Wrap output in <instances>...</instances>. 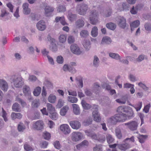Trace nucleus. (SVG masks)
I'll return each mask as SVG.
<instances>
[{"label":"nucleus","instance_id":"1","mask_svg":"<svg viewBox=\"0 0 151 151\" xmlns=\"http://www.w3.org/2000/svg\"><path fill=\"white\" fill-rule=\"evenodd\" d=\"M13 83L14 86L16 88H20L22 87L23 85V81L22 78L20 77H18L17 76H13L11 78Z\"/></svg>","mask_w":151,"mask_h":151},{"label":"nucleus","instance_id":"2","mask_svg":"<svg viewBox=\"0 0 151 151\" xmlns=\"http://www.w3.org/2000/svg\"><path fill=\"white\" fill-rule=\"evenodd\" d=\"M125 126L130 130L134 131L137 129L138 124L137 122L132 121L124 124Z\"/></svg>","mask_w":151,"mask_h":151},{"label":"nucleus","instance_id":"3","mask_svg":"<svg viewBox=\"0 0 151 151\" xmlns=\"http://www.w3.org/2000/svg\"><path fill=\"white\" fill-rule=\"evenodd\" d=\"M117 21V24L120 28L124 29L127 27L126 19L124 17L121 16L118 17Z\"/></svg>","mask_w":151,"mask_h":151},{"label":"nucleus","instance_id":"4","mask_svg":"<svg viewBox=\"0 0 151 151\" xmlns=\"http://www.w3.org/2000/svg\"><path fill=\"white\" fill-rule=\"evenodd\" d=\"M93 108V110L92 113V115L94 118V120L95 121L99 122L101 120V118L98 112L97 106L95 105H94Z\"/></svg>","mask_w":151,"mask_h":151},{"label":"nucleus","instance_id":"5","mask_svg":"<svg viewBox=\"0 0 151 151\" xmlns=\"http://www.w3.org/2000/svg\"><path fill=\"white\" fill-rule=\"evenodd\" d=\"M44 125V124L42 121L39 120L33 124V127L35 129L41 130L43 129Z\"/></svg>","mask_w":151,"mask_h":151},{"label":"nucleus","instance_id":"6","mask_svg":"<svg viewBox=\"0 0 151 151\" xmlns=\"http://www.w3.org/2000/svg\"><path fill=\"white\" fill-rule=\"evenodd\" d=\"M70 48L72 52L76 55H79L82 52V51L80 47L76 44L71 45L70 47Z\"/></svg>","mask_w":151,"mask_h":151},{"label":"nucleus","instance_id":"7","mask_svg":"<svg viewBox=\"0 0 151 151\" xmlns=\"http://www.w3.org/2000/svg\"><path fill=\"white\" fill-rule=\"evenodd\" d=\"M44 7V14L45 16L47 17L50 16L54 11L53 7L48 5H45Z\"/></svg>","mask_w":151,"mask_h":151},{"label":"nucleus","instance_id":"8","mask_svg":"<svg viewBox=\"0 0 151 151\" xmlns=\"http://www.w3.org/2000/svg\"><path fill=\"white\" fill-rule=\"evenodd\" d=\"M82 136L81 132H74L71 134V139L73 141L77 142L80 140Z\"/></svg>","mask_w":151,"mask_h":151},{"label":"nucleus","instance_id":"9","mask_svg":"<svg viewBox=\"0 0 151 151\" xmlns=\"http://www.w3.org/2000/svg\"><path fill=\"white\" fill-rule=\"evenodd\" d=\"M8 87V84L6 81L3 79H0V88L2 91L6 92Z\"/></svg>","mask_w":151,"mask_h":151},{"label":"nucleus","instance_id":"10","mask_svg":"<svg viewBox=\"0 0 151 151\" xmlns=\"http://www.w3.org/2000/svg\"><path fill=\"white\" fill-rule=\"evenodd\" d=\"M60 130L65 134H69L70 132V128L67 124L61 125L60 127Z\"/></svg>","mask_w":151,"mask_h":151},{"label":"nucleus","instance_id":"11","mask_svg":"<svg viewBox=\"0 0 151 151\" xmlns=\"http://www.w3.org/2000/svg\"><path fill=\"white\" fill-rule=\"evenodd\" d=\"M36 27L37 29L41 31H44L46 28L45 22L43 20H41L38 22L37 24Z\"/></svg>","mask_w":151,"mask_h":151},{"label":"nucleus","instance_id":"12","mask_svg":"<svg viewBox=\"0 0 151 151\" xmlns=\"http://www.w3.org/2000/svg\"><path fill=\"white\" fill-rule=\"evenodd\" d=\"M125 113L126 117L130 119L134 116V113L132 109L130 107L127 106Z\"/></svg>","mask_w":151,"mask_h":151},{"label":"nucleus","instance_id":"13","mask_svg":"<svg viewBox=\"0 0 151 151\" xmlns=\"http://www.w3.org/2000/svg\"><path fill=\"white\" fill-rule=\"evenodd\" d=\"M117 122H124L127 119L126 114H118L115 115Z\"/></svg>","mask_w":151,"mask_h":151},{"label":"nucleus","instance_id":"14","mask_svg":"<svg viewBox=\"0 0 151 151\" xmlns=\"http://www.w3.org/2000/svg\"><path fill=\"white\" fill-rule=\"evenodd\" d=\"M69 124L73 129H79L81 126V123L77 121H70Z\"/></svg>","mask_w":151,"mask_h":151},{"label":"nucleus","instance_id":"15","mask_svg":"<svg viewBox=\"0 0 151 151\" xmlns=\"http://www.w3.org/2000/svg\"><path fill=\"white\" fill-rule=\"evenodd\" d=\"M88 8V7L86 4H82L81 5L80 9L78 11L79 14L81 15H84L86 14Z\"/></svg>","mask_w":151,"mask_h":151},{"label":"nucleus","instance_id":"16","mask_svg":"<svg viewBox=\"0 0 151 151\" xmlns=\"http://www.w3.org/2000/svg\"><path fill=\"white\" fill-rule=\"evenodd\" d=\"M29 5L27 3H24L22 5L23 13L25 14H28L30 12V9L28 7Z\"/></svg>","mask_w":151,"mask_h":151},{"label":"nucleus","instance_id":"17","mask_svg":"<svg viewBox=\"0 0 151 151\" xmlns=\"http://www.w3.org/2000/svg\"><path fill=\"white\" fill-rule=\"evenodd\" d=\"M72 106L73 113L76 115L79 114L80 113V109L79 106L76 104H73Z\"/></svg>","mask_w":151,"mask_h":151},{"label":"nucleus","instance_id":"18","mask_svg":"<svg viewBox=\"0 0 151 151\" xmlns=\"http://www.w3.org/2000/svg\"><path fill=\"white\" fill-rule=\"evenodd\" d=\"M111 42V39L108 37H103L101 40V44L102 45H109Z\"/></svg>","mask_w":151,"mask_h":151},{"label":"nucleus","instance_id":"19","mask_svg":"<svg viewBox=\"0 0 151 151\" xmlns=\"http://www.w3.org/2000/svg\"><path fill=\"white\" fill-rule=\"evenodd\" d=\"M23 91L25 96L30 97L31 92L30 88L27 85L24 86L23 87Z\"/></svg>","mask_w":151,"mask_h":151},{"label":"nucleus","instance_id":"20","mask_svg":"<svg viewBox=\"0 0 151 151\" xmlns=\"http://www.w3.org/2000/svg\"><path fill=\"white\" fill-rule=\"evenodd\" d=\"M63 69L65 71H68L70 72L73 73H74L76 72V70L74 68L70 66H68L66 64H65L64 65Z\"/></svg>","mask_w":151,"mask_h":151},{"label":"nucleus","instance_id":"21","mask_svg":"<svg viewBox=\"0 0 151 151\" xmlns=\"http://www.w3.org/2000/svg\"><path fill=\"white\" fill-rule=\"evenodd\" d=\"M84 25V22L82 19H78L75 22V25L77 28H80L83 27Z\"/></svg>","mask_w":151,"mask_h":151},{"label":"nucleus","instance_id":"22","mask_svg":"<svg viewBox=\"0 0 151 151\" xmlns=\"http://www.w3.org/2000/svg\"><path fill=\"white\" fill-rule=\"evenodd\" d=\"M100 60L96 55H94L93 58V66L95 68L98 67L99 64Z\"/></svg>","mask_w":151,"mask_h":151},{"label":"nucleus","instance_id":"23","mask_svg":"<svg viewBox=\"0 0 151 151\" xmlns=\"http://www.w3.org/2000/svg\"><path fill=\"white\" fill-rule=\"evenodd\" d=\"M139 21L138 20L135 21L131 23L130 25L132 31L134 30V28L137 27L139 26Z\"/></svg>","mask_w":151,"mask_h":151},{"label":"nucleus","instance_id":"24","mask_svg":"<svg viewBox=\"0 0 151 151\" xmlns=\"http://www.w3.org/2000/svg\"><path fill=\"white\" fill-rule=\"evenodd\" d=\"M12 110L15 112H19L21 111V107L20 105L17 103H14L12 106Z\"/></svg>","mask_w":151,"mask_h":151},{"label":"nucleus","instance_id":"25","mask_svg":"<svg viewBox=\"0 0 151 151\" xmlns=\"http://www.w3.org/2000/svg\"><path fill=\"white\" fill-rule=\"evenodd\" d=\"M106 26L107 28L112 30H114L116 27V24L112 22H109L107 23Z\"/></svg>","mask_w":151,"mask_h":151},{"label":"nucleus","instance_id":"26","mask_svg":"<svg viewBox=\"0 0 151 151\" xmlns=\"http://www.w3.org/2000/svg\"><path fill=\"white\" fill-rule=\"evenodd\" d=\"M118 145L119 148L122 150L125 151L129 147V145L127 143Z\"/></svg>","mask_w":151,"mask_h":151},{"label":"nucleus","instance_id":"27","mask_svg":"<svg viewBox=\"0 0 151 151\" xmlns=\"http://www.w3.org/2000/svg\"><path fill=\"white\" fill-rule=\"evenodd\" d=\"M86 135L88 136L91 137L93 139L97 140L98 135H97L96 133L88 132V131H86Z\"/></svg>","mask_w":151,"mask_h":151},{"label":"nucleus","instance_id":"28","mask_svg":"<svg viewBox=\"0 0 151 151\" xmlns=\"http://www.w3.org/2000/svg\"><path fill=\"white\" fill-rule=\"evenodd\" d=\"M116 136L119 139H121L122 135L121 129L119 127H116L115 130Z\"/></svg>","mask_w":151,"mask_h":151},{"label":"nucleus","instance_id":"29","mask_svg":"<svg viewBox=\"0 0 151 151\" xmlns=\"http://www.w3.org/2000/svg\"><path fill=\"white\" fill-rule=\"evenodd\" d=\"M81 104L83 108L85 109L88 110L91 108V105L87 103L86 101L84 100H82Z\"/></svg>","mask_w":151,"mask_h":151},{"label":"nucleus","instance_id":"30","mask_svg":"<svg viewBox=\"0 0 151 151\" xmlns=\"http://www.w3.org/2000/svg\"><path fill=\"white\" fill-rule=\"evenodd\" d=\"M83 45L84 48L86 50H88L90 48V43L89 40H84L82 43Z\"/></svg>","mask_w":151,"mask_h":151},{"label":"nucleus","instance_id":"31","mask_svg":"<svg viewBox=\"0 0 151 151\" xmlns=\"http://www.w3.org/2000/svg\"><path fill=\"white\" fill-rule=\"evenodd\" d=\"M91 34L93 37H96L98 35V29L96 26L93 27L92 29Z\"/></svg>","mask_w":151,"mask_h":151},{"label":"nucleus","instance_id":"32","mask_svg":"<svg viewBox=\"0 0 151 151\" xmlns=\"http://www.w3.org/2000/svg\"><path fill=\"white\" fill-rule=\"evenodd\" d=\"M107 122L109 124H115L117 122L115 115L109 118Z\"/></svg>","mask_w":151,"mask_h":151},{"label":"nucleus","instance_id":"33","mask_svg":"<svg viewBox=\"0 0 151 151\" xmlns=\"http://www.w3.org/2000/svg\"><path fill=\"white\" fill-rule=\"evenodd\" d=\"M88 141L85 140L82 142L81 143L76 145V148L77 149H79L82 147L88 146Z\"/></svg>","mask_w":151,"mask_h":151},{"label":"nucleus","instance_id":"34","mask_svg":"<svg viewBox=\"0 0 151 151\" xmlns=\"http://www.w3.org/2000/svg\"><path fill=\"white\" fill-rule=\"evenodd\" d=\"M129 6H130L128 4L123 2L122 4V7L119 8V10L120 11L128 10Z\"/></svg>","mask_w":151,"mask_h":151},{"label":"nucleus","instance_id":"35","mask_svg":"<svg viewBox=\"0 0 151 151\" xmlns=\"http://www.w3.org/2000/svg\"><path fill=\"white\" fill-rule=\"evenodd\" d=\"M69 106H64L60 110V114L62 116L65 115L67 111L69 109Z\"/></svg>","mask_w":151,"mask_h":151},{"label":"nucleus","instance_id":"36","mask_svg":"<svg viewBox=\"0 0 151 151\" xmlns=\"http://www.w3.org/2000/svg\"><path fill=\"white\" fill-rule=\"evenodd\" d=\"M18 130L19 132H23L26 129V127L22 122L19 123L17 127Z\"/></svg>","mask_w":151,"mask_h":151},{"label":"nucleus","instance_id":"37","mask_svg":"<svg viewBox=\"0 0 151 151\" xmlns=\"http://www.w3.org/2000/svg\"><path fill=\"white\" fill-rule=\"evenodd\" d=\"M56 99V98L55 96L52 94H50L48 98V101L52 103H54L55 102Z\"/></svg>","mask_w":151,"mask_h":151},{"label":"nucleus","instance_id":"38","mask_svg":"<svg viewBox=\"0 0 151 151\" xmlns=\"http://www.w3.org/2000/svg\"><path fill=\"white\" fill-rule=\"evenodd\" d=\"M97 140L101 142H104L106 140V137L103 134H98Z\"/></svg>","mask_w":151,"mask_h":151},{"label":"nucleus","instance_id":"39","mask_svg":"<svg viewBox=\"0 0 151 151\" xmlns=\"http://www.w3.org/2000/svg\"><path fill=\"white\" fill-rule=\"evenodd\" d=\"M39 105V100L38 99L34 100L32 103V106L34 108H37Z\"/></svg>","mask_w":151,"mask_h":151},{"label":"nucleus","instance_id":"40","mask_svg":"<svg viewBox=\"0 0 151 151\" xmlns=\"http://www.w3.org/2000/svg\"><path fill=\"white\" fill-rule=\"evenodd\" d=\"M68 17L70 21H73L76 19V15L75 14H73L71 12L69 11Z\"/></svg>","mask_w":151,"mask_h":151},{"label":"nucleus","instance_id":"41","mask_svg":"<svg viewBox=\"0 0 151 151\" xmlns=\"http://www.w3.org/2000/svg\"><path fill=\"white\" fill-rule=\"evenodd\" d=\"M88 31L86 30H82L80 32V35L82 37L86 38L89 35Z\"/></svg>","mask_w":151,"mask_h":151},{"label":"nucleus","instance_id":"42","mask_svg":"<svg viewBox=\"0 0 151 151\" xmlns=\"http://www.w3.org/2000/svg\"><path fill=\"white\" fill-rule=\"evenodd\" d=\"M147 57L144 54H141L139 55L136 59V61L139 62H141L145 59H147Z\"/></svg>","mask_w":151,"mask_h":151},{"label":"nucleus","instance_id":"43","mask_svg":"<svg viewBox=\"0 0 151 151\" xmlns=\"http://www.w3.org/2000/svg\"><path fill=\"white\" fill-rule=\"evenodd\" d=\"M47 110L49 111L50 114L53 112L55 111V108L53 107L52 104L48 103L47 104Z\"/></svg>","mask_w":151,"mask_h":151},{"label":"nucleus","instance_id":"44","mask_svg":"<svg viewBox=\"0 0 151 151\" xmlns=\"http://www.w3.org/2000/svg\"><path fill=\"white\" fill-rule=\"evenodd\" d=\"M127 107V106H119L117 108V111L119 113V114H122L124 113V112L125 113Z\"/></svg>","mask_w":151,"mask_h":151},{"label":"nucleus","instance_id":"45","mask_svg":"<svg viewBox=\"0 0 151 151\" xmlns=\"http://www.w3.org/2000/svg\"><path fill=\"white\" fill-rule=\"evenodd\" d=\"M148 137V135H140L138 137L139 141L141 143H143L145 142V139L147 138Z\"/></svg>","mask_w":151,"mask_h":151},{"label":"nucleus","instance_id":"46","mask_svg":"<svg viewBox=\"0 0 151 151\" xmlns=\"http://www.w3.org/2000/svg\"><path fill=\"white\" fill-rule=\"evenodd\" d=\"M109 55L112 58L116 60H118L120 59V56L117 53L110 52L109 53Z\"/></svg>","mask_w":151,"mask_h":151},{"label":"nucleus","instance_id":"47","mask_svg":"<svg viewBox=\"0 0 151 151\" xmlns=\"http://www.w3.org/2000/svg\"><path fill=\"white\" fill-rule=\"evenodd\" d=\"M41 88L39 87H37L33 91V94L35 96H38L40 94L41 91Z\"/></svg>","mask_w":151,"mask_h":151},{"label":"nucleus","instance_id":"48","mask_svg":"<svg viewBox=\"0 0 151 151\" xmlns=\"http://www.w3.org/2000/svg\"><path fill=\"white\" fill-rule=\"evenodd\" d=\"M127 99V98L126 96H124L121 99H117L116 101L119 103L122 104H124L126 102V100Z\"/></svg>","mask_w":151,"mask_h":151},{"label":"nucleus","instance_id":"49","mask_svg":"<svg viewBox=\"0 0 151 151\" xmlns=\"http://www.w3.org/2000/svg\"><path fill=\"white\" fill-rule=\"evenodd\" d=\"M68 101L71 103H75L77 102V98L75 97L69 96L68 97Z\"/></svg>","mask_w":151,"mask_h":151},{"label":"nucleus","instance_id":"50","mask_svg":"<svg viewBox=\"0 0 151 151\" xmlns=\"http://www.w3.org/2000/svg\"><path fill=\"white\" fill-rule=\"evenodd\" d=\"M92 119L91 118H88L85 120L83 122V124L85 126H88L92 123Z\"/></svg>","mask_w":151,"mask_h":151},{"label":"nucleus","instance_id":"51","mask_svg":"<svg viewBox=\"0 0 151 151\" xmlns=\"http://www.w3.org/2000/svg\"><path fill=\"white\" fill-rule=\"evenodd\" d=\"M50 49L53 52H55L57 50V47L54 42L51 43Z\"/></svg>","mask_w":151,"mask_h":151},{"label":"nucleus","instance_id":"52","mask_svg":"<svg viewBox=\"0 0 151 151\" xmlns=\"http://www.w3.org/2000/svg\"><path fill=\"white\" fill-rule=\"evenodd\" d=\"M101 87L99 84L97 83H95L93 86V91L95 93L98 92Z\"/></svg>","mask_w":151,"mask_h":151},{"label":"nucleus","instance_id":"53","mask_svg":"<svg viewBox=\"0 0 151 151\" xmlns=\"http://www.w3.org/2000/svg\"><path fill=\"white\" fill-rule=\"evenodd\" d=\"M98 15V13L95 10H92L91 12L90 16V18L91 17H97Z\"/></svg>","mask_w":151,"mask_h":151},{"label":"nucleus","instance_id":"54","mask_svg":"<svg viewBox=\"0 0 151 151\" xmlns=\"http://www.w3.org/2000/svg\"><path fill=\"white\" fill-rule=\"evenodd\" d=\"M145 29L148 32H151V24L147 23L144 25Z\"/></svg>","mask_w":151,"mask_h":151},{"label":"nucleus","instance_id":"55","mask_svg":"<svg viewBox=\"0 0 151 151\" xmlns=\"http://www.w3.org/2000/svg\"><path fill=\"white\" fill-rule=\"evenodd\" d=\"M106 137L107 141L108 143L110 144L111 143L113 142L114 139L112 138L111 135L110 134H107Z\"/></svg>","mask_w":151,"mask_h":151},{"label":"nucleus","instance_id":"56","mask_svg":"<svg viewBox=\"0 0 151 151\" xmlns=\"http://www.w3.org/2000/svg\"><path fill=\"white\" fill-rule=\"evenodd\" d=\"M138 85L145 91H146L149 90V88L147 87L142 82L139 83Z\"/></svg>","mask_w":151,"mask_h":151},{"label":"nucleus","instance_id":"57","mask_svg":"<svg viewBox=\"0 0 151 151\" xmlns=\"http://www.w3.org/2000/svg\"><path fill=\"white\" fill-rule=\"evenodd\" d=\"M59 41L61 43H63L66 41V37L65 35H61L59 37Z\"/></svg>","mask_w":151,"mask_h":151},{"label":"nucleus","instance_id":"58","mask_svg":"<svg viewBox=\"0 0 151 151\" xmlns=\"http://www.w3.org/2000/svg\"><path fill=\"white\" fill-rule=\"evenodd\" d=\"M90 23L93 25H95L98 22L97 17H91L90 18Z\"/></svg>","mask_w":151,"mask_h":151},{"label":"nucleus","instance_id":"59","mask_svg":"<svg viewBox=\"0 0 151 151\" xmlns=\"http://www.w3.org/2000/svg\"><path fill=\"white\" fill-rule=\"evenodd\" d=\"M9 14V13L7 12L5 8H3L1 11V14L0 15L1 17H4L7 15Z\"/></svg>","mask_w":151,"mask_h":151},{"label":"nucleus","instance_id":"60","mask_svg":"<svg viewBox=\"0 0 151 151\" xmlns=\"http://www.w3.org/2000/svg\"><path fill=\"white\" fill-rule=\"evenodd\" d=\"M129 78L130 80L133 82H134L137 81V79L135 76L132 74H129Z\"/></svg>","mask_w":151,"mask_h":151},{"label":"nucleus","instance_id":"61","mask_svg":"<svg viewBox=\"0 0 151 151\" xmlns=\"http://www.w3.org/2000/svg\"><path fill=\"white\" fill-rule=\"evenodd\" d=\"M75 40L74 37L72 35H70L68 38V43L71 44L75 42Z\"/></svg>","mask_w":151,"mask_h":151},{"label":"nucleus","instance_id":"62","mask_svg":"<svg viewBox=\"0 0 151 151\" xmlns=\"http://www.w3.org/2000/svg\"><path fill=\"white\" fill-rule=\"evenodd\" d=\"M58 11L59 12H63L66 11V7L64 6L60 5L57 9Z\"/></svg>","mask_w":151,"mask_h":151},{"label":"nucleus","instance_id":"63","mask_svg":"<svg viewBox=\"0 0 151 151\" xmlns=\"http://www.w3.org/2000/svg\"><path fill=\"white\" fill-rule=\"evenodd\" d=\"M50 117L53 120H56L58 118L57 113L55 112H53L51 114H50Z\"/></svg>","mask_w":151,"mask_h":151},{"label":"nucleus","instance_id":"64","mask_svg":"<svg viewBox=\"0 0 151 151\" xmlns=\"http://www.w3.org/2000/svg\"><path fill=\"white\" fill-rule=\"evenodd\" d=\"M138 10L137 7H134L133 6L132 9L130 10V12L131 13L133 14H137Z\"/></svg>","mask_w":151,"mask_h":151}]
</instances>
